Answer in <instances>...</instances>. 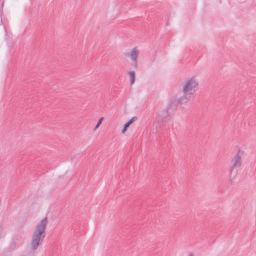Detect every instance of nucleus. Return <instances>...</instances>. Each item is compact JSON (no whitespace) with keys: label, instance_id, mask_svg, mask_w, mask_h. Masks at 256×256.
Returning a JSON list of instances; mask_svg holds the SVG:
<instances>
[{"label":"nucleus","instance_id":"f257e3e1","mask_svg":"<svg viewBox=\"0 0 256 256\" xmlns=\"http://www.w3.org/2000/svg\"><path fill=\"white\" fill-rule=\"evenodd\" d=\"M199 88L198 78L192 76L186 78L181 85V91L182 96L180 98L179 102L181 104H186L194 99V96Z\"/></svg>","mask_w":256,"mask_h":256},{"label":"nucleus","instance_id":"f03ea898","mask_svg":"<svg viewBox=\"0 0 256 256\" xmlns=\"http://www.w3.org/2000/svg\"><path fill=\"white\" fill-rule=\"evenodd\" d=\"M47 224L48 218L44 217L42 218L36 224L32 234L44 239Z\"/></svg>","mask_w":256,"mask_h":256},{"label":"nucleus","instance_id":"7ed1b4c3","mask_svg":"<svg viewBox=\"0 0 256 256\" xmlns=\"http://www.w3.org/2000/svg\"><path fill=\"white\" fill-rule=\"evenodd\" d=\"M230 164V168L232 170L240 167L242 165V154L240 151L238 152L232 158Z\"/></svg>","mask_w":256,"mask_h":256},{"label":"nucleus","instance_id":"20e7f679","mask_svg":"<svg viewBox=\"0 0 256 256\" xmlns=\"http://www.w3.org/2000/svg\"><path fill=\"white\" fill-rule=\"evenodd\" d=\"M42 242L38 241L36 240H33L30 238L29 242V248L32 250H36Z\"/></svg>","mask_w":256,"mask_h":256},{"label":"nucleus","instance_id":"39448f33","mask_svg":"<svg viewBox=\"0 0 256 256\" xmlns=\"http://www.w3.org/2000/svg\"><path fill=\"white\" fill-rule=\"evenodd\" d=\"M138 54H139L138 50L136 48H132L130 52V58L134 62L135 64L136 63L137 58H138Z\"/></svg>","mask_w":256,"mask_h":256},{"label":"nucleus","instance_id":"423d86ee","mask_svg":"<svg viewBox=\"0 0 256 256\" xmlns=\"http://www.w3.org/2000/svg\"><path fill=\"white\" fill-rule=\"evenodd\" d=\"M128 74L130 78L131 84H134L135 81V72L134 71L129 72Z\"/></svg>","mask_w":256,"mask_h":256},{"label":"nucleus","instance_id":"0eeeda50","mask_svg":"<svg viewBox=\"0 0 256 256\" xmlns=\"http://www.w3.org/2000/svg\"><path fill=\"white\" fill-rule=\"evenodd\" d=\"M130 125L127 122L124 126L123 129L122 130V134H125L126 132L127 131L128 128L130 126Z\"/></svg>","mask_w":256,"mask_h":256},{"label":"nucleus","instance_id":"6e6552de","mask_svg":"<svg viewBox=\"0 0 256 256\" xmlns=\"http://www.w3.org/2000/svg\"><path fill=\"white\" fill-rule=\"evenodd\" d=\"M130 125L127 122L124 126L123 129L122 130V134H125L126 132L127 131L128 128L130 126Z\"/></svg>","mask_w":256,"mask_h":256},{"label":"nucleus","instance_id":"1a4fd4ad","mask_svg":"<svg viewBox=\"0 0 256 256\" xmlns=\"http://www.w3.org/2000/svg\"><path fill=\"white\" fill-rule=\"evenodd\" d=\"M130 125L127 122L124 126L123 129L122 130V134H125L126 132L127 131L128 128L130 126Z\"/></svg>","mask_w":256,"mask_h":256},{"label":"nucleus","instance_id":"9d476101","mask_svg":"<svg viewBox=\"0 0 256 256\" xmlns=\"http://www.w3.org/2000/svg\"><path fill=\"white\" fill-rule=\"evenodd\" d=\"M103 120H104V118L103 117H101L98 120V122H97L96 125V126L94 128V130H96L100 126V125L102 124V122Z\"/></svg>","mask_w":256,"mask_h":256},{"label":"nucleus","instance_id":"9b49d317","mask_svg":"<svg viewBox=\"0 0 256 256\" xmlns=\"http://www.w3.org/2000/svg\"><path fill=\"white\" fill-rule=\"evenodd\" d=\"M32 239H33V240H36L38 241H40V242H42V238H40L39 236L34 234H32V238H31Z\"/></svg>","mask_w":256,"mask_h":256},{"label":"nucleus","instance_id":"f8f14e48","mask_svg":"<svg viewBox=\"0 0 256 256\" xmlns=\"http://www.w3.org/2000/svg\"><path fill=\"white\" fill-rule=\"evenodd\" d=\"M137 120V118L136 116L131 118L128 122L130 125H131L134 122Z\"/></svg>","mask_w":256,"mask_h":256},{"label":"nucleus","instance_id":"ddd939ff","mask_svg":"<svg viewBox=\"0 0 256 256\" xmlns=\"http://www.w3.org/2000/svg\"><path fill=\"white\" fill-rule=\"evenodd\" d=\"M189 256H192V255H190Z\"/></svg>","mask_w":256,"mask_h":256}]
</instances>
